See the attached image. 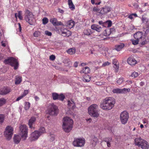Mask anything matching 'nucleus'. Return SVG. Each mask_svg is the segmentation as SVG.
<instances>
[{"mask_svg":"<svg viewBox=\"0 0 149 149\" xmlns=\"http://www.w3.org/2000/svg\"><path fill=\"white\" fill-rule=\"evenodd\" d=\"M115 102V100L113 97H107L101 103L100 107L104 110L108 111L112 109L114 107Z\"/></svg>","mask_w":149,"mask_h":149,"instance_id":"nucleus-1","label":"nucleus"},{"mask_svg":"<svg viewBox=\"0 0 149 149\" xmlns=\"http://www.w3.org/2000/svg\"><path fill=\"white\" fill-rule=\"evenodd\" d=\"M73 121L68 117H64L63 120L62 128L64 131L68 133L70 131L73 127Z\"/></svg>","mask_w":149,"mask_h":149,"instance_id":"nucleus-2","label":"nucleus"},{"mask_svg":"<svg viewBox=\"0 0 149 149\" xmlns=\"http://www.w3.org/2000/svg\"><path fill=\"white\" fill-rule=\"evenodd\" d=\"M98 107L96 104H93L88 108V113L91 116L93 117L97 118L99 116L98 111Z\"/></svg>","mask_w":149,"mask_h":149,"instance_id":"nucleus-3","label":"nucleus"},{"mask_svg":"<svg viewBox=\"0 0 149 149\" xmlns=\"http://www.w3.org/2000/svg\"><path fill=\"white\" fill-rule=\"evenodd\" d=\"M135 143L142 149H148L149 147V144L148 142L139 138H137L135 139Z\"/></svg>","mask_w":149,"mask_h":149,"instance_id":"nucleus-4","label":"nucleus"},{"mask_svg":"<svg viewBox=\"0 0 149 149\" xmlns=\"http://www.w3.org/2000/svg\"><path fill=\"white\" fill-rule=\"evenodd\" d=\"M26 21L31 25H33L35 22V19L32 13L28 10H26L25 14Z\"/></svg>","mask_w":149,"mask_h":149,"instance_id":"nucleus-5","label":"nucleus"},{"mask_svg":"<svg viewBox=\"0 0 149 149\" xmlns=\"http://www.w3.org/2000/svg\"><path fill=\"white\" fill-rule=\"evenodd\" d=\"M47 113L51 115H56L58 113L57 107L53 103L50 104L47 111Z\"/></svg>","mask_w":149,"mask_h":149,"instance_id":"nucleus-6","label":"nucleus"},{"mask_svg":"<svg viewBox=\"0 0 149 149\" xmlns=\"http://www.w3.org/2000/svg\"><path fill=\"white\" fill-rule=\"evenodd\" d=\"M19 135L23 140H25L27 137L28 128L25 125H21L19 127Z\"/></svg>","mask_w":149,"mask_h":149,"instance_id":"nucleus-7","label":"nucleus"},{"mask_svg":"<svg viewBox=\"0 0 149 149\" xmlns=\"http://www.w3.org/2000/svg\"><path fill=\"white\" fill-rule=\"evenodd\" d=\"M4 63L6 64H10L12 66L14 67L15 70L17 69L18 68L19 63L17 60L13 57H10L8 59H6Z\"/></svg>","mask_w":149,"mask_h":149,"instance_id":"nucleus-8","label":"nucleus"},{"mask_svg":"<svg viewBox=\"0 0 149 149\" xmlns=\"http://www.w3.org/2000/svg\"><path fill=\"white\" fill-rule=\"evenodd\" d=\"M85 143V140L83 138H75L74 139L73 144L75 147H82L84 146Z\"/></svg>","mask_w":149,"mask_h":149,"instance_id":"nucleus-9","label":"nucleus"},{"mask_svg":"<svg viewBox=\"0 0 149 149\" xmlns=\"http://www.w3.org/2000/svg\"><path fill=\"white\" fill-rule=\"evenodd\" d=\"M13 133V129L11 126H8L6 128L4 133V135L8 140H10L12 138Z\"/></svg>","mask_w":149,"mask_h":149,"instance_id":"nucleus-10","label":"nucleus"},{"mask_svg":"<svg viewBox=\"0 0 149 149\" xmlns=\"http://www.w3.org/2000/svg\"><path fill=\"white\" fill-rule=\"evenodd\" d=\"M129 114L126 111L122 112L120 115V120L121 123L123 124H126L129 118Z\"/></svg>","mask_w":149,"mask_h":149,"instance_id":"nucleus-11","label":"nucleus"},{"mask_svg":"<svg viewBox=\"0 0 149 149\" xmlns=\"http://www.w3.org/2000/svg\"><path fill=\"white\" fill-rule=\"evenodd\" d=\"M130 89L129 88L123 89L116 88L113 89L112 91L113 93L116 94H125L127 92H130Z\"/></svg>","mask_w":149,"mask_h":149,"instance_id":"nucleus-12","label":"nucleus"},{"mask_svg":"<svg viewBox=\"0 0 149 149\" xmlns=\"http://www.w3.org/2000/svg\"><path fill=\"white\" fill-rule=\"evenodd\" d=\"M41 135V134H40L38 131H35L31 134L30 140L32 141H36Z\"/></svg>","mask_w":149,"mask_h":149,"instance_id":"nucleus-13","label":"nucleus"},{"mask_svg":"<svg viewBox=\"0 0 149 149\" xmlns=\"http://www.w3.org/2000/svg\"><path fill=\"white\" fill-rule=\"evenodd\" d=\"M111 8L109 6H105L101 8L100 11V15H105L111 10Z\"/></svg>","mask_w":149,"mask_h":149,"instance_id":"nucleus-14","label":"nucleus"},{"mask_svg":"<svg viewBox=\"0 0 149 149\" xmlns=\"http://www.w3.org/2000/svg\"><path fill=\"white\" fill-rule=\"evenodd\" d=\"M11 91L10 88L4 87L0 89V95H4L9 93Z\"/></svg>","mask_w":149,"mask_h":149,"instance_id":"nucleus-15","label":"nucleus"},{"mask_svg":"<svg viewBox=\"0 0 149 149\" xmlns=\"http://www.w3.org/2000/svg\"><path fill=\"white\" fill-rule=\"evenodd\" d=\"M143 33L142 32H137L134 35V38L136 39L139 40H143Z\"/></svg>","mask_w":149,"mask_h":149,"instance_id":"nucleus-16","label":"nucleus"},{"mask_svg":"<svg viewBox=\"0 0 149 149\" xmlns=\"http://www.w3.org/2000/svg\"><path fill=\"white\" fill-rule=\"evenodd\" d=\"M128 63L131 65H133L136 64L137 62L135 59L133 57H130L127 59Z\"/></svg>","mask_w":149,"mask_h":149,"instance_id":"nucleus-17","label":"nucleus"},{"mask_svg":"<svg viewBox=\"0 0 149 149\" xmlns=\"http://www.w3.org/2000/svg\"><path fill=\"white\" fill-rule=\"evenodd\" d=\"M65 25L67 27L71 29L74 27V22L73 20L71 19L67 22Z\"/></svg>","mask_w":149,"mask_h":149,"instance_id":"nucleus-18","label":"nucleus"},{"mask_svg":"<svg viewBox=\"0 0 149 149\" xmlns=\"http://www.w3.org/2000/svg\"><path fill=\"white\" fill-rule=\"evenodd\" d=\"M98 139L97 137H95L94 136H92V139L91 141V143L93 147H95L97 143H98Z\"/></svg>","mask_w":149,"mask_h":149,"instance_id":"nucleus-19","label":"nucleus"},{"mask_svg":"<svg viewBox=\"0 0 149 149\" xmlns=\"http://www.w3.org/2000/svg\"><path fill=\"white\" fill-rule=\"evenodd\" d=\"M68 107L69 109H73L75 108V104L72 100H68Z\"/></svg>","mask_w":149,"mask_h":149,"instance_id":"nucleus-20","label":"nucleus"},{"mask_svg":"<svg viewBox=\"0 0 149 149\" xmlns=\"http://www.w3.org/2000/svg\"><path fill=\"white\" fill-rule=\"evenodd\" d=\"M91 28L92 29L95 30L98 32H100L102 30L101 27L96 24L92 25Z\"/></svg>","mask_w":149,"mask_h":149,"instance_id":"nucleus-21","label":"nucleus"},{"mask_svg":"<svg viewBox=\"0 0 149 149\" xmlns=\"http://www.w3.org/2000/svg\"><path fill=\"white\" fill-rule=\"evenodd\" d=\"M36 118L34 117H32L29 120L28 125L30 128H32L33 127L32 125H33L36 121Z\"/></svg>","mask_w":149,"mask_h":149,"instance_id":"nucleus-22","label":"nucleus"},{"mask_svg":"<svg viewBox=\"0 0 149 149\" xmlns=\"http://www.w3.org/2000/svg\"><path fill=\"white\" fill-rule=\"evenodd\" d=\"M62 34L63 36H67L68 37L71 35V31L67 29H64L63 31H62Z\"/></svg>","mask_w":149,"mask_h":149,"instance_id":"nucleus-23","label":"nucleus"},{"mask_svg":"<svg viewBox=\"0 0 149 149\" xmlns=\"http://www.w3.org/2000/svg\"><path fill=\"white\" fill-rule=\"evenodd\" d=\"M21 140L20 136L18 135H15L13 137V140L16 144L18 143Z\"/></svg>","mask_w":149,"mask_h":149,"instance_id":"nucleus-24","label":"nucleus"},{"mask_svg":"<svg viewBox=\"0 0 149 149\" xmlns=\"http://www.w3.org/2000/svg\"><path fill=\"white\" fill-rule=\"evenodd\" d=\"M90 72V69L88 67H85L83 68L80 72L81 73H84L85 74H87L89 73Z\"/></svg>","mask_w":149,"mask_h":149,"instance_id":"nucleus-25","label":"nucleus"},{"mask_svg":"<svg viewBox=\"0 0 149 149\" xmlns=\"http://www.w3.org/2000/svg\"><path fill=\"white\" fill-rule=\"evenodd\" d=\"M124 46V45L123 43L117 45L115 47V49L117 51H119L121 50Z\"/></svg>","mask_w":149,"mask_h":149,"instance_id":"nucleus-26","label":"nucleus"},{"mask_svg":"<svg viewBox=\"0 0 149 149\" xmlns=\"http://www.w3.org/2000/svg\"><path fill=\"white\" fill-rule=\"evenodd\" d=\"M83 33L85 36H89L92 33V32L90 29H85L83 31Z\"/></svg>","mask_w":149,"mask_h":149,"instance_id":"nucleus-27","label":"nucleus"},{"mask_svg":"<svg viewBox=\"0 0 149 149\" xmlns=\"http://www.w3.org/2000/svg\"><path fill=\"white\" fill-rule=\"evenodd\" d=\"M111 33V29H107L104 30L103 32V34L104 36H109Z\"/></svg>","mask_w":149,"mask_h":149,"instance_id":"nucleus-28","label":"nucleus"},{"mask_svg":"<svg viewBox=\"0 0 149 149\" xmlns=\"http://www.w3.org/2000/svg\"><path fill=\"white\" fill-rule=\"evenodd\" d=\"M22 81V77L19 76H17L15 77V84H19Z\"/></svg>","mask_w":149,"mask_h":149,"instance_id":"nucleus-29","label":"nucleus"},{"mask_svg":"<svg viewBox=\"0 0 149 149\" xmlns=\"http://www.w3.org/2000/svg\"><path fill=\"white\" fill-rule=\"evenodd\" d=\"M15 17L16 19L18 17L20 20H22L23 18L22 16V11H18V13H15Z\"/></svg>","mask_w":149,"mask_h":149,"instance_id":"nucleus-30","label":"nucleus"},{"mask_svg":"<svg viewBox=\"0 0 149 149\" xmlns=\"http://www.w3.org/2000/svg\"><path fill=\"white\" fill-rule=\"evenodd\" d=\"M68 4L69 8L72 10H73L75 9V6L73 4L72 0H68Z\"/></svg>","mask_w":149,"mask_h":149,"instance_id":"nucleus-31","label":"nucleus"},{"mask_svg":"<svg viewBox=\"0 0 149 149\" xmlns=\"http://www.w3.org/2000/svg\"><path fill=\"white\" fill-rule=\"evenodd\" d=\"M91 77L88 75H85L83 79V80L84 81L88 82L91 80Z\"/></svg>","mask_w":149,"mask_h":149,"instance_id":"nucleus-32","label":"nucleus"},{"mask_svg":"<svg viewBox=\"0 0 149 149\" xmlns=\"http://www.w3.org/2000/svg\"><path fill=\"white\" fill-rule=\"evenodd\" d=\"M67 53L70 54L72 55L75 52V49L74 48H72L68 49L67 50Z\"/></svg>","mask_w":149,"mask_h":149,"instance_id":"nucleus-33","label":"nucleus"},{"mask_svg":"<svg viewBox=\"0 0 149 149\" xmlns=\"http://www.w3.org/2000/svg\"><path fill=\"white\" fill-rule=\"evenodd\" d=\"M57 21V19L55 18H52L50 20V22L52 23L54 26H56Z\"/></svg>","mask_w":149,"mask_h":149,"instance_id":"nucleus-34","label":"nucleus"},{"mask_svg":"<svg viewBox=\"0 0 149 149\" xmlns=\"http://www.w3.org/2000/svg\"><path fill=\"white\" fill-rule=\"evenodd\" d=\"M112 24V22L111 20H108L105 22V26H107L108 27H111Z\"/></svg>","mask_w":149,"mask_h":149,"instance_id":"nucleus-35","label":"nucleus"},{"mask_svg":"<svg viewBox=\"0 0 149 149\" xmlns=\"http://www.w3.org/2000/svg\"><path fill=\"white\" fill-rule=\"evenodd\" d=\"M30 106V103L29 102H26L25 103L24 109L26 110L28 109Z\"/></svg>","mask_w":149,"mask_h":149,"instance_id":"nucleus-36","label":"nucleus"},{"mask_svg":"<svg viewBox=\"0 0 149 149\" xmlns=\"http://www.w3.org/2000/svg\"><path fill=\"white\" fill-rule=\"evenodd\" d=\"M58 95L56 93H53L52 94L53 99L54 100L58 99Z\"/></svg>","mask_w":149,"mask_h":149,"instance_id":"nucleus-37","label":"nucleus"},{"mask_svg":"<svg viewBox=\"0 0 149 149\" xmlns=\"http://www.w3.org/2000/svg\"><path fill=\"white\" fill-rule=\"evenodd\" d=\"M124 81V79L123 77L119 78L116 81L117 83L119 85H120Z\"/></svg>","mask_w":149,"mask_h":149,"instance_id":"nucleus-38","label":"nucleus"},{"mask_svg":"<svg viewBox=\"0 0 149 149\" xmlns=\"http://www.w3.org/2000/svg\"><path fill=\"white\" fill-rule=\"evenodd\" d=\"M6 102V100L3 98L0 99V107L4 104Z\"/></svg>","mask_w":149,"mask_h":149,"instance_id":"nucleus-39","label":"nucleus"},{"mask_svg":"<svg viewBox=\"0 0 149 149\" xmlns=\"http://www.w3.org/2000/svg\"><path fill=\"white\" fill-rule=\"evenodd\" d=\"M40 35V32L38 31H35L33 33V36L36 37H38Z\"/></svg>","mask_w":149,"mask_h":149,"instance_id":"nucleus-40","label":"nucleus"},{"mask_svg":"<svg viewBox=\"0 0 149 149\" xmlns=\"http://www.w3.org/2000/svg\"><path fill=\"white\" fill-rule=\"evenodd\" d=\"M4 119V115L3 114H0V124L3 122Z\"/></svg>","mask_w":149,"mask_h":149,"instance_id":"nucleus-41","label":"nucleus"},{"mask_svg":"<svg viewBox=\"0 0 149 149\" xmlns=\"http://www.w3.org/2000/svg\"><path fill=\"white\" fill-rule=\"evenodd\" d=\"M132 44L134 45H136L138 44L139 42L140 41L138 39H132L131 40Z\"/></svg>","mask_w":149,"mask_h":149,"instance_id":"nucleus-42","label":"nucleus"},{"mask_svg":"<svg viewBox=\"0 0 149 149\" xmlns=\"http://www.w3.org/2000/svg\"><path fill=\"white\" fill-rule=\"evenodd\" d=\"M58 99L61 101H63L65 98L64 95L62 94L58 95Z\"/></svg>","mask_w":149,"mask_h":149,"instance_id":"nucleus-43","label":"nucleus"},{"mask_svg":"<svg viewBox=\"0 0 149 149\" xmlns=\"http://www.w3.org/2000/svg\"><path fill=\"white\" fill-rule=\"evenodd\" d=\"M38 132L40 134H41V135L42 134L45 133V131L44 127H40Z\"/></svg>","mask_w":149,"mask_h":149,"instance_id":"nucleus-44","label":"nucleus"},{"mask_svg":"<svg viewBox=\"0 0 149 149\" xmlns=\"http://www.w3.org/2000/svg\"><path fill=\"white\" fill-rule=\"evenodd\" d=\"M149 5L148 4V3H145L142 6V9L141 10V11L142 12H144L145 11H146V10H144V8L146 6H148Z\"/></svg>","mask_w":149,"mask_h":149,"instance_id":"nucleus-45","label":"nucleus"},{"mask_svg":"<svg viewBox=\"0 0 149 149\" xmlns=\"http://www.w3.org/2000/svg\"><path fill=\"white\" fill-rule=\"evenodd\" d=\"M42 23L44 24H47L48 22V19L47 17H44L42 19Z\"/></svg>","mask_w":149,"mask_h":149,"instance_id":"nucleus-46","label":"nucleus"},{"mask_svg":"<svg viewBox=\"0 0 149 149\" xmlns=\"http://www.w3.org/2000/svg\"><path fill=\"white\" fill-rule=\"evenodd\" d=\"M119 63H117L115 64H114L113 67L116 69V71L117 72L119 69Z\"/></svg>","mask_w":149,"mask_h":149,"instance_id":"nucleus-47","label":"nucleus"},{"mask_svg":"<svg viewBox=\"0 0 149 149\" xmlns=\"http://www.w3.org/2000/svg\"><path fill=\"white\" fill-rule=\"evenodd\" d=\"M139 75L138 73L136 72H134L131 74V76L134 78L137 77Z\"/></svg>","mask_w":149,"mask_h":149,"instance_id":"nucleus-48","label":"nucleus"},{"mask_svg":"<svg viewBox=\"0 0 149 149\" xmlns=\"http://www.w3.org/2000/svg\"><path fill=\"white\" fill-rule=\"evenodd\" d=\"M140 41H142L141 42V45H144L147 43L146 40L143 37V38L141 40H140Z\"/></svg>","mask_w":149,"mask_h":149,"instance_id":"nucleus-49","label":"nucleus"},{"mask_svg":"<svg viewBox=\"0 0 149 149\" xmlns=\"http://www.w3.org/2000/svg\"><path fill=\"white\" fill-rule=\"evenodd\" d=\"M93 11L95 12L99 13L100 12V9L97 7H94L93 8Z\"/></svg>","mask_w":149,"mask_h":149,"instance_id":"nucleus-50","label":"nucleus"},{"mask_svg":"<svg viewBox=\"0 0 149 149\" xmlns=\"http://www.w3.org/2000/svg\"><path fill=\"white\" fill-rule=\"evenodd\" d=\"M50 141H54L55 139V136L54 134L51 135L50 136Z\"/></svg>","mask_w":149,"mask_h":149,"instance_id":"nucleus-51","label":"nucleus"},{"mask_svg":"<svg viewBox=\"0 0 149 149\" xmlns=\"http://www.w3.org/2000/svg\"><path fill=\"white\" fill-rule=\"evenodd\" d=\"M94 3H92L93 4H95L96 5H99L101 3V1L100 0H94Z\"/></svg>","mask_w":149,"mask_h":149,"instance_id":"nucleus-52","label":"nucleus"},{"mask_svg":"<svg viewBox=\"0 0 149 149\" xmlns=\"http://www.w3.org/2000/svg\"><path fill=\"white\" fill-rule=\"evenodd\" d=\"M104 141L107 142L109 141H111L112 138H106L104 139Z\"/></svg>","mask_w":149,"mask_h":149,"instance_id":"nucleus-53","label":"nucleus"},{"mask_svg":"<svg viewBox=\"0 0 149 149\" xmlns=\"http://www.w3.org/2000/svg\"><path fill=\"white\" fill-rule=\"evenodd\" d=\"M1 45L3 47H6L8 45V43L6 41H2L1 42Z\"/></svg>","mask_w":149,"mask_h":149,"instance_id":"nucleus-54","label":"nucleus"},{"mask_svg":"<svg viewBox=\"0 0 149 149\" xmlns=\"http://www.w3.org/2000/svg\"><path fill=\"white\" fill-rule=\"evenodd\" d=\"M111 64V63L108 61L104 62L102 65V67H105L107 65H108Z\"/></svg>","mask_w":149,"mask_h":149,"instance_id":"nucleus-55","label":"nucleus"},{"mask_svg":"<svg viewBox=\"0 0 149 149\" xmlns=\"http://www.w3.org/2000/svg\"><path fill=\"white\" fill-rule=\"evenodd\" d=\"M29 92L28 90H25L24 91L22 95L24 97Z\"/></svg>","mask_w":149,"mask_h":149,"instance_id":"nucleus-56","label":"nucleus"},{"mask_svg":"<svg viewBox=\"0 0 149 149\" xmlns=\"http://www.w3.org/2000/svg\"><path fill=\"white\" fill-rule=\"evenodd\" d=\"M143 22L144 23H147L148 22V19L145 17H142V19Z\"/></svg>","mask_w":149,"mask_h":149,"instance_id":"nucleus-57","label":"nucleus"},{"mask_svg":"<svg viewBox=\"0 0 149 149\" xmlns=\"http://www.w3.org/2000/svg\"><path fill=\"white\" fill-rule=\"evenodd\" d=\"M45 34L48 36H50L52 35V33L47 31H45Z\"/></svg>","mask_w":149,"mask_h":149,"instance_id":"nucleus-58","label":"nucleus"},{"mask_svg":"<svg viewBox=\"0 0 149 149\" xmlns=\"http://www.w3.org/2000/svg\"><path fill=\"white\" fill-rule=\"evenodd\" d=\"M60 25H62L63 26L64 24L61 22L57 21L56 23V26H58Z\"/></svg>","mask_w":149,"mask_h":149,"instance_id":"nucleus-59","label":"nucleus"},{"mask_svg":"<svg viewBox=\"0 0 149 149\" xmlns=\"http://www.w3.org/2000/svg\"><path fill=\"white\" fill-rule=\"evenodd\" d=\"M24 97L22 95L17 98V99L16 100V101H19V100L21 99L22 98H23Z\"/></svg>","mask_w":149,"mask_h":149,"instance_id":"nucleus-60","label":"nucleus"},{"mask_svg":"<svg viewBox=\"0 0 149 149\" xmlns=\"http://www.w3.org/2000/svg\"><path fill=\"white\" fill-rule=\"evenodd\" d=\"M49 58L51 60L54 61L55 58V57L54 55H52L50 56Z\"/></svg>","mask_w":149,"mask_h":149,"instance_id":"nucleus-61","label":"nucleus"},{"mask_svg":"<svg viewBox=\"0 0 149 149\" xmlns=\"http://www.w3.org/2000/svg\"><path fill=\"white\" fill-rule=\"evenodd\" d=\"M99 24L100 25H102L104 27H106L105 26V22H103L102 21H100L98 22Z\"/></svg>","mask_w":149,"mask_h":149,"instance_id":"nucleus-62","label":"nucleus"},{"mask_svg":"<svg viewBox=\"0 0 149 149\" xmlns=\"http://www.w3.org/2000/svg\"><path fill=\"white\" fill-rule=\"evenodd\" d=\"M142 120L144 124H147L148 123V120L145 118L143 119Z\"/></svg>","mask_w":149,"mask_h":149,"instance_id":"nucleus-63","label":"nucleus"},{"mask_svg":"<svg viewBox=\"0 0 149 149\" xmlns=\"http://www.w3.org/2000/svg\"><path fill=\"white\" fill-rule=\"evenodd\" d=\"M112 62L113 64H115L117 63H119L117 60L115 59L113 60Z\"/></svg>","mask_w":149,"mask_h":149,"instance_id":"nucleus-64","label":"nucleus"}]
</instances>
